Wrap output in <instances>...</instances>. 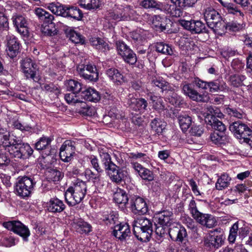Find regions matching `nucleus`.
<instances>
[{
	"mask_svg": "<svg viewBox=\"0 0 252 252\" xmlns=\"http://www.w3.org/2000/svg\"><path fill=\"white\" fill-rule=\"evenodd\" d=\"M77 94L72 93L66 94L64 95V98L68 104H76L77 106L81 101L79 98V94L76 95Z\"/></svg>",
	"mask_w": 252,
	"mask_h": 252,
	"instance_id": "864d4df0",
	"label": "nucleus"
},
{
	"mask_svg": "<svg viewBox=\"0 0 252 252\" xmlns=\"http://www.w3.org/2000/svg\"><path fill=\"white\" fill-rule=\"evenodd\" d=\"M193 219L201 225L209 228L213 227L217 223L215 217L209 214L199 212Z\"/></svg>",
	"mask_w": 252,
	"mask_h": 252,
	"instance_id": "412c9836",
	"label": "nucleus"
},
{
	"mask_svg": "<svg viewBox=\"0 0 252 252\" xmlns=\"http://www.w3.org/2000/svg\"><path fill=\"white\" fill-rule=\"evenodd\" d=\"M77 71L80 76L91 81H96L98 78V73L96 67L92 64H87L82 67L81 65L77 67Z\"/></svg>",
	"mask_w": 252,
	"mask_h": 252,
	"instance_id": "2eb2a0df",
	"label": "nucleus"
},
{
	"mask_svg": "<svg viewBox=\"0 0 252 252\" xmlns=\"http://www.w3.org/2000/svg\"><path fill=\"white\" fill-rule=\"evenodd\" d=\"M3 226L8 230L13 231L15 233L27 240L30 235L29 228L19 221H9L3 223Z\"/></svg>",
	"mask_w": 252,
	"mask_h": 252,
	"instance_id": "6e6552de",
	"label": "nucleus"
},
{
	"mask_svg": "<svg viewBox=\"0 0 252 252\" xmlns=\"http://www.w3.org/2000/svg\"><path fill=\"white\" fill-rule=\"evenodd\" d=\"M180 24L185 29L189 31L192 33H208V31L206 28L204 23L200 21L190 20L186 21L181 20Z\"/></svg>",
	"mask_w": 252,
	"mask_h": 252,
	"instance_id": "1a4fd4ad",
	"label": "nucleus"
},
{
	"mask_svg": "<svg viewBox=\"0 0 252 252\" xmlns=\"http://www.w3.org/2000/svg\"><path fill=\"white\" fill-rule=\"evenodd\" d=\"M79 95L81 98L89 101H97L100 99L98 92L91 88L82 90Z\"/></svg>",
	"mask_w": 252,
	"mask_h": 252,
	"instance_id": "bb28decb",
	"label": "nucleus"
},
{
	"mask_svg": "<svg viewBox=\"0 0 252 252\" xmlns=\"http://www.w3.org/2000/svg\"><path fill=\"white\" fill-rule=\"evenodd\" d=\"M65 85L68 91L73 92L74 94H80L83 89L81 83L77 80L70 79L65 82Z\"/></svg>",
	"mask_w": 252,
	"mask_h": 252,
	"instance_id": "7c9ffc66",
	"label": "nucleus"
},
{
	"mask_svg": "<svg viewBox=\"0 0 252 252\" xmlns=\"http://www.w3.org/2000/svg\"><path fill=\"white\" fill-rule=\"evenodd\" d=\"M35 183L30 177L25 176L18 179L15 186L17 194L23 197H28Z\"/></svg>",
	"mask_w": 252,
	"mask_h": 252,
	"instance_id": "0eeeda50",
	"label": "nucleus"
},
{
	"mask_svg": "<svg viewBox=\"0 0 252 252\" xmlns=\"http://www.w3.org/2000/svg\"><path fill=\"white\" fill-rule=\"evenodd\" d=\"M130 208L135 214L143 215L148 212V207L145 200L138 196L133 195L130 199Z\"/></svg>",
	"mask_w": 252,
	"mask_h": 252,
	"instance_id": "f8f14e48",
	"label": "nucleus"
},
{
	"mask_svg": "<svg viewBox=\"0 0 252 252\" xmlns=\"http://www.w3.org/2000/svg\"><path fill=\"white\" fill-rule=\"evenodd\" d=\"M11 145L8 147V151L13 157L18 158H27L30 157L33 150L27 143H22L19 140L14 139Z\"/></svg>",
	"mask_w": 252,
	"mask_h": 252,
	"instance_id": "423d86ee",
	"label": "nucleus"
},
{
	"mask_svg": "<svg viewBox=\"0 0 252 252\" xmlns=\"http://www.w3.org/2000/svg\"><path fill=\"white\" fill-rule=\"evenodd\" d=\"M168 227L169 235L174 241L182 242L184 238L187 235L186 229L175 221Z\"/></svg>",
	"mask_w": 252,
	"mask_h": 252,
	"instance_id": "4468645a",
	"label": "nucleus"
},
{
	"mask_svg": "<svg viewBox=\"0 0 252 252\" xmlns=\"http://www.w3.org/2000/svg\"><path fill=\"white\" fill-rule=\"evenodd\" d=\"M78 112L84 116L91 117L94 115L96 111L94 107L90 106L83 100L77 106Z\"/></svg>",
	"mask_w": 252,
	"mask_h": 252,
	"instance_id": "c756f323",
	"label": "nucleus"
},
{
	"mask_svg": "<svg viewBox=\"0 0 252 252\" xmlns=\"http://www.w3.org/2000/svg\"><path fill=\"white\" fill-rule=\"evenodd\" d=\"M151 126L152 129L159 134L161 133L165 128V124L158 118L154 119L151 123Z\"/></svg>",
	"mask_w": 252,
	"mask_h": 252,
	"instance_id": "49530a36",
	"label": "nucleus"
},
{
	"mask_svg": "<svg viewBox=\"0 0 252 252\" xmlns=\"http://www.w3.org/2000/svg\"><path fill=\"white\" fill-rule=\"evenodd\" d=\"M75 153V142L70 140H66L60 148V156L63 161L69 162L72 159Z\"/></svg>",
	"mask_w": 252,
	"mask_h": 252,
	"instance_id": "9b49d317",
	"label": "nucleus"
},
{
	"mask_svg": "<svg viewBox=\"0 0 252 252\" xmlns=\"http://www.w3.org/2000/svg\"><path fill=\"white\" fill-rule=\"evenodd\" d=\"M153 25L157 31L163 32L169 29L171 21L169 19L165 17L155 16L153 19Z\"/></svg>",
	"mask_w": 252,
	"mask_h": 252,
	"instance_id": "a878e982",
	"label": "nucleus"
},
{
	"mask_svg": "<svg viewBox=\"0 0 252 252\" xmlns=\"http://www.w3.org/2000/svg\"><path fill=\"white\" fill-rule=\"evenodd\" d=\"M47 8L53 13L63 17L71 18L79 21L83 17L82 11L75 6H69L60 3H51L49 4Z\"/></svg>",
	"mask_w": 252,
	"mask_h": 252,
	"instance_id": "7ed1b4c3",
	"label": "nucleus"
},
{
	"mask_svg": "<svg viewBox=\"0 0 252 252\" xmlns=\"http://www.w3.org/2000/svg\"><path fill=\"white\" fill-rule=\"evenodd\" d=\"M246 77L244 75L234 74L230 76L229 82L232 86L235 87H238L242 85H244V81Z\"/></svg>",
	"mask_w": 252,
	"mask_h": 252,
	"instance_id": "09e8293b",
	"label": "nucleus"
},
{
	"mask_svg": "<svg viewBox=\"0 0 252 252\" xmlns=\"http://www.w3.org/2000/svg\"><path fill=\"white\" fill-rule=\"evenodd\" d=\"M106 74L113 82L117 84L124 82L123 75L120 73L118 69L115 68H110L107 69Z\"/></svg>",
	"mask_w": 252,
	"mask_h": 252,
	"instance_id": "2f4dec72",
	"label": "nucleus"
},
{
	"mask_svg": "<svg viewBox=\"0 0 252 252\" xmlns=\"http://www.w3.org/2000/svg\"><path fill=\"white\" fill-rule=\"evenodd\" d=\"M98 151L105 170L110 168L111 165L115 164L111 161L110 156L108 154V150L106 147L100 146L98 148Z\"/></svg>",
	"mask_w": 252,
	"mask_h": 252,
	"instance_id": "393cba45",
	"label": "nucleus"
},
{
	"mask_svg": "<svg viewBox=\"0 0 252 252\" xmlns=\"http://www.w3.org/2000/svg\"><path fill=\"white\" fill-rule=\"evenodd\" d=\"M226 113L230 115L231 117H234L238 119H242L245 117V113L239 109L235 108L227 107L225 109Z\"/></svg>",
	"mask_w": 252,
	"mask_h": 252,
	"instance_id": "603ef678",
	"label": "nucleus"
},
{
	"mask_svg": "<svg viewBox=\"0 0 252 252\" xmlns=\"http://www.w3.org/2000/svg\"><path fill=\"white\" fill-rule=\"evenodd\" d=\"M231 178L228 174L224 173L218 178L216 184V188L218 190H222L227 188L230 184Z\"/></svg>",
	"mask_w": 252,
	"mask_h": 252,
	"instance_id": "e433bc0d",
	"label": "nucleus"
},
{
	"mask_svg": "<svg viewBox=\"0 0 252 252\" xmlns=\"http://www.w3.org/2000/svg\"><path fill=\"white\" fill-rule=\"evenodd\" d=\"M86 191L87 186L85 182L77 180L64 193L66 203L69 206H74L80 203L84 199Z\"/></svg>",
	"mask_w": 252,
	"mask_h": 252,
	"instance_id": "f257e3e1",
	"label": "nucleus"
},
{
	"mask_svg": "<svg viewBox=\"0 0 252 252\" xmlns=\"http://www.w3.org/2000/svg\"><path fill=\"white\" fill-rule=\"evenodd\" d=\"M152 84L163 91H171L173 87L162 78L160 77H155L153 78Z\"/></svg>",
	"mask_w": 252,
	"mask_h": 252,
	"instance_id": "f704fd0d",
	"label": "nucleus"
},
{
	"mask_svg": "<svg viewBox=\"0 0 252 252\" xmlns=\"http://www.w3.org/2000/svg\"><path fill=\"white\" fill-rule=\"evenodd\" d=\"M90 161L93 167L95 169L96 172H102L103 170L100 168L99 165L97 158L94 156H91L90 158Z\"/></svg>",
	"mask_w": 252,
	"mask_h": 252,
	"instance_id": "774afa93",
	"label": "nucleus"
},
{
	"mask_svg": "<svg viewBox=\"0 0 252 252\" xmlns=\"http://www.w3.org/2000/svg\"><path fill=\"white\" fill-rule=\"evenodd\" d=\"M106 171L111 181L113 182L120 183L125 177L124 171L116 164L111 165V167Z\"/></svg>",
	"mask_w": 252,
	"mask_h": 252,
	"instance_id": "b1692460",
	"label": "nucleus"
},
{
	"mask_svg": "<svg viewBox=\"0 0 252 252\" xmlns=\"http://www.w3.org/2000/svg\"><path fill=\"white\" fill-rule=\"evenodd\" d=\"M225 10L229 14L236 15L240 20L243 18L244 14L234 3L228 2L224 8Z\"/></svg>",
	"mask_w": 252,
	"mask_h": 252,
	"instance_id": "ea45409f",
	"label": "nucleus"
},
{
	"mask_svg": "<svg viewBox=\"0 0 252 252\" xmlns=\"http://www.w3.org/2000/svg\"><path fill=\"white\" fill-rule=\"evenodd\" d=\"M130 164L132 167L138 174L140 173L145 168L138 162H147L149 161L148 157L142 153H130L128 154Z\"/></svg>",
	"mask_w": 252,
	"mask_h": 252,
	"instance_id": "ddd939ff",
	"label": "nucleus"
},
{
	"mask_svg": "<svg viewBox=\"0 0 252 252\" xmlns=\"http://www.w3.org/2000/svg\"><path fill=\"white\" fill-rule=\"evenodd\" d=\"M184 93L190 99L198 102H207L209 97L207 95L200 94L197 91L192 88L189 84H186L183 86Z\"/></svg>",
	"mask_w": 252,
	"mask_h": 252,
	"instance_id": "6ab92c4d",
	"label": "nucleus"
},
{
	"mask_svg": "<svg viewBox=\"0 0 252 252\" xmlns=\"http://www.w3.org/2000/svg\"><path fill=\"white\" fill-rule=\"evenodd\" d=\"M68 36L69 39L74 43L83 44L84 42L82 35L79 33L76 32L74 31H70Z\"/></svg>",
	"mask_w": 252,
	"mask_h": 252,
	"instance_id": "4d7b16f0",
	"label": "nucleus"
},
{
	"mask_svg": "<svg viewBox=\"0 0 252 252\" xmlns=\"http://www.w3.org/2000/svg\"><path fill=\"white\" fill-rule=\"evenodd\" d=\"M149 95L153 102V108L159 111L164 109L165 106L161 97L154 95L152 93H150Z\"/></svg>",
	"mask_w": 252,
	"mask_h": 252,
	"instance_id": "c03bdc74",
	"label": "nucleus"
},
{
	"mask_svg": "<svg viewBox=\"0 0 252 252\" xmlns=\"http://www.w3.org/2000/svg\"><path fill=\"white\" fill-rule=\"evenodd\" d=\"M14 139V138H9V133L5 129L0 128V146H2L5 150L8 151V147L11 145V142Z\"/></svg>",
	"mask_w": 252,
	"mask_h": 252,
	"instance_id": "c85d7f7f",
	"label": "nucleus"
},
{
	"mask_svg": "<svg viewBox=\"0 0 252 252\" xmlns=\"http://www.w3.org/2000/svg\"><path fill=\"white\" fill-rule=\"evenodd\" d=\"M118 53L122 57L126 55V52L130 49L124 42L119 41L116 43Z\"/></svg>",
	"mask_w": 252,
	"mask_h": 252,
	"instance_id": "052dcab7",
	"label": "nucleus"
},
{
	"mask_svg": "<svg viewBox=\"0 0 252 252\" xmlns=\"http://www.w3.org/2000/svg\"><path fill=\"white\" fill-rule=\"evenodd\" d=\"M135 237L143 242L149 241L153 233L152 223L150 220L141 217L134 220L132 224Z\"/></svg>",
	"mask_w": 252,
	"mask_h": 252,
	"instance_id": "f03ea898",
	"label": "nucleus"
},
{
	"mask_svg": "<svg viewBox=\"0 0 252 252\" xmlns=\"http://www.w3.org/2000/svg\"><path fill=\"white\" fill-rule=\"evenodd\" d=\"M229 129L241 142H245L252 148V130L246 125L235 122L230 125Z\"/></svg>",
	"mask_w": 252,
	"mask_h": 252,
	"instance_id": "39448f33",
	"label": "nucleus"
},
{
	"mask_svg": "<svg viewBox=\"0 0 252 252\" xmlns=\"http://www.w3.org/2000/svg\"><path fill=\"white\" fill-rule=\"evenodd\" d=\"M211 117L210 120H208L206 123L210 125L213 128L220 131L223 132L226 130L225 126L217 118Z\"/></svg>",
	"mask_w": 252,
	"mask_h": 252,
	"instance_id": "58836bf2",
	"label": "nucleus"
},
{
	"mask_svg": "<svg viewBox=\"0 0 252 252\" xmlns=\"http://www.w3.org/2000/svg\"><path fill=\"white\" fill-rule=\"evenodd\" d=\"M203 132V129L200 126L193 125L189 130L191 135L196 136H200Z\"/></svg>",
	"mask_w": 252,
	"mask_h": 252,
	"instance_id": "338daca9",
	"label": "nucleus"
},
{
	"mask_svg": "<svg viewBox=\"0 0 252 252\" xmlns=\"http://www.w3.org/2000/svg\"><path fill=\"white\" fill-rule=\"evenodd\" d=\"M80 5L88 9H97L100 7V0H80Z\"/></svg>",
	"mask_w": 252,
	"mask_h": 252,
	"instance_id": "a18cd8bd",
	"label": "nucleus"
},
{
	"mask_svg": "<svg viewBox=\"0 0 252 252\" xmlns=\"http://www.w3.org/2000/svg\"><path fill=\"white\" fill-rule=\"evenodd\" d=\"M124 61L130 64H134L137 61V58L134 53L129 49L126 52V55L122 56Z\"/></svg>",
	"mask_w": 252,
	"mask_h": 252,
	"instance_id": "6e6d98bb",
	"label": "nucleus"
},
{
	"mask_svg": "<svg viewBox=\"0 0 252 252\" xmlns=\"http://www.w3.org/2000/svg\"><path fill=\"white\" fill-rule=\"evenodd\" d=\"M46 175L49 181L54 182L59 181L63 177L62 173L56 169H50L47 172Z\"/></svg>",
	"mask_w": 252,
	"mask_h": 252,
	"instance_id": "3c124183",
	"label": "nucleus"
},
{
	"mask_svg": "<svg viewBox=\"0 0 252 252\" xmlns=\"http://www.w3.org/2000/svg\"><path fill=\"white\" fill-rule=\"evenodd\" d=\"M225 88H226V85L223 82L221 83L218 80L208 82L207 89H209V91L211 93L223 91Z\"/></svg>",
	"mask_w": 252,
	"mask_h": 252,
	"instance_id": "4c0bfd02",
	"label": "nucleus"
},
{
	"mask_svg": "<svg viewBox=\"0 0 252 252\" xmlns=\"http://www.w3.org/2000/svg\"><path fill=\"white\" fill-rule=\"evenodd\" d=\"M224 135L223 132H220V134L217 132H214L210 135V139L211 141L216 144H221L223 141Z\"/></svg>",
	"mask_w": 252,
	"mask_h": 252,
	"instance_id": "e2e57ef3",
	"label": "nucleus"
},
{
	"mask_svg": "<svg viewBox=\"0 0 252 252\" xmlns=\"http://www.w3.org/2000/svg\"><path fill=\"white\" fill-rule=\"evenodd\" d=\"M13 24L18 32L25 36L28 34V22L27 19L22 15L15 14L12 17Z\"/></svg>",
	"mask_w": 252,
	"mask_h": 252,
	"instance_id": "f3484780",
	"label": "nucleus"
},
{
	"mask_svg": "<svg viewBox=\"0 0 252 252\" xmlns=\"http://www.w3.org/2000/svg\"><path fill=\"white\" fill-rule=\"evenodd\" d=\"M9 28V23L7 17L2 12H0V29L7 31Z\"/></svg>",
	"mask_w": 252,
	"mask_h": 252,
	"instance_id": "69168bd1",
	"label": "nucleus"
},
{
	"mask_svg": "<svg viewBox=\"0 0 252 252\" xmlns=\"http://www.w3.org/2000/svg\"><path fill=\"white\" fill-rule=\"evenodd\" d=\"M172 4H167L171 6L170 12H165V13L169 14L172 17H179L182 15L183 11L182 9L184 8L183 0H170Z\"/></svg>",
	"mask_w": 252,
	"mask_h": 252,
	"instance_id": "5701e85b",
	"label": "nucleus"
},
{
	"mask_svg": "<svg viewBox=\"0 0 252 252\" xmlns=\"http://www.w3.org/2000/svg\"><path fill=\"white\" fill-rule=\"evenodd\" d=\"M130 234V227L128 224L120 223L115 226L113 235L118 239L124 240L126 239Z\"/></svg>",
	"mask_w": 252,
	"mask_h": 252,
	"instance_id": "4be33fe9",
	"label": "nucleus"
},
{
	"mask_svg": "<svg viewBox=\"0 0 252 252\" xmlns=\"http://www.w3.org/2000/svg\"><path fill=\"white\" fill-rule=\"evenodd\" d=\"M154 220L156 225L157 223L159 225L167 227L174 222L173 213L171 211L168 210H163L155 214Z\"/></svg>",
	"mask_w": 252,
	"mask_h": 252,
	"instance_id": "dca6fc26",
	"label": "nucleus"
},
{
	"mask_svg": "<svg viewBox=\"0 0 252 252\" xmlns=\"http://www.w3.org/2000/svg\"><path fill=\"white\" fill-rule=\"evenodd\" d=\"M118 220V215L117 213L112 211L109 214L104 216L103 220L106 223L115 224Z\"/></svg>",
	"mask_w": 252,
	"mask_h": 252,
	"instance_id": "bf43d9fd",
	"label": "nucleus"
},
{
	"mask_svg": "<svg viewBox=\"0 0 252 252\" xmlns=\"http://www.w3.org/2000/svg\"><path fill=\"white\" fill-rule=\"evenodd\" d=\"M48 211L52 213H60L65 208L63 202L57 198H51L47 203Z\"/></svg>",
	"mask_w": 252,
	"mask_h": 252,
	"instance_id": "cd10ccee",
	"label": "nucleus"
},
{
	"mask_svg": "<svg viewBox=\"0 0 252 252\" xmlns=\"http://www.w3.org/2000/svg\"><path fill=\"white\" fill-rule=\"evenodd\" d=\"M73 227L80 233H88L91 231V226L82 220H76L73 222Z\"/></svg>",
	"mask_w": 252,
	"mask_h": 252,
	"instance_id": "473e14b6",
	"label": "nucleus"
},
{
	"mask_svg": "<svg viewBox=\"0 0 252 252\" xmlns=\"http://www.w3.org/2000/svg\"><path fill=\"white\" fill-rule=\"evenodd\" d=\"M243 28V24L238 23L236 21H231L227 23H225V29H228L233 32L238 31Z\"/></svg>",
	"mask_w": 252,
	"mask_h": 252,
	"instance_id": "13d9d810",
	"label": "nucleus"
},
{
	"mask_svg": "<svg viewBox=\"0 0 252 252\" xmlns=\"http://www.w3.org/2000/svg\"><path fill=\"white\" fill-rule=\"evenodd\" d=\"M139 176L145 180L151 181L154 179V175L153 172L147 168H144L139 174Z\"/></svg>",
	"mask_w": 252,
	"mask_h": 252,
	"instance_id": "0e129e2a",
	"label": "nucleus"
},
{
	"mask_svg": "<svg viewBox=\"0 0 252 252\" xmlns=\"http://www.w3.org/2000/svg\"><path fill=\"white\" fill-rule=\"evenodd\" d=\"M147 105L148 103L145 99L142 98H138L135 104V108H134L133 110L144 111L146 109Z\"/></svg>",
	"mask_w": 252,
	"mask_h": 252,
	"instance_id": "680f3d73",
	"label": "nucleus"
},
{
	"mask_svg": "<svg viewBox=\"0 0 252 252\" xmlns=\"http://www.w3.org/2000/svg\"><path fill=\"white\" fill-rule=\"evenodd\" d=\"M101 172L94 173L90 169L87 168L84 172V175L89 181H92L94 183H98L100 179V173Z\"/></svg>",
	"mask_w": 252,
	"mask_h": 252,
	"instance_id": "de8ad7c7",
	"label": "nucleus"
},
{
	"mask_svg": "<svg viewBox=\"0 0 252 252\" xmlns=\"http://www.w3.org/2000/svg\"><path fill=\"white\" fill-rule=\"evenodd\" d=\"M204 16L208 26L215 33L220 34L224 31L225 23L215 9L210 8L206 9Z\"/></svg>",
	"mask_w": 252,
	"mask_h": 252,
	"instance_id": "20e7f679",
	"label": "nucleus"
},
{
	"mask_svg": "<svg viewBox=\"0 0 252 252\" xmlns=\"http://www.w3.org/2000/svg\"><path fill=\"white\" fill-rule=\"evenodd\" d=\"M178 121L180 127L183 131H186L192 123L191 118L186 114H181L178 116Z\"/></svg>",
	"mask_w": 252,
	"mask_h": 252,
	"instance_id": "c9c22d12",
	"label": "nucleus"
},
{
	"mask_svg": "<svg viewBox=\"0 0 252 252\" xmlns=\"http://www.w3.org/2000/svg\"><path fill=\"white\" fill-rule=\"evenodd\" d=\"M52 140L53 139L51 137L42 136L35 144V147L37 150L48 149Z\"/></svg>",
	"mask_w": 252,
	"mask_h": 252,
	"instance_id": "79ce46f5",
	"label": "nucleus"
},
{
	"mask_svg": "<svg viewBox=\"0 0 252 252\" xmlns=\"http://www.w3.org/2000/svg\"><path fill=\"white\" fill-rule=\"evenodd\" d=\"M92 45L97 49L105 51L106 50L108 49V45L102 39L99 38H92L91 40Z\"/></svg>",
	"mask_w": 252,
	"mask_h": 252,
	"instance_id": "8fccbe9b",
	"label": "nucleus"
},
{
	"mask_svg": "<svg viewBox=\"0 0 252 252\" xmlns=\"http://www.w3.org/2000/svg\"><path fill=\"white\" fill-rule=\"evenodd\" d=\"M141 5L145 8L159 10L161 11L170 12L171 6L166 2H160L156 0H143L141 2Z\"/></svg>",
	"mask_w": 252,
	"mask_h": 252,
	"instance_id": "a211bd4d",
	"label": "nucleus"
},
{
	"mask_svg": "<svg viewBox=\"0 0 252 252\" xmlns=\"http://www.w3.org/2000/svg\"><path fill=\"white\" fill-rule=\"evenodd\" d=\"M7 55L13 58L16 56L19 52L20 44L17 38L13 35L8 34L6 36Z\"/></svg>",
	"mask_w": 252,
	"mask_h": 252,
	"instance_id": "aec40b11",
	"label": "nucleus"
},
{
	"mask_svg": "<svg viewBox=\"0 0 252 252\" xmlns=\"http://www.w3.org/2000/svg\"><path fill=\"white\" fill-rule=\"evenodd\" d=\"M209 242L215 248H219L223 243V239L221 235H211L210 237Z\"/></svg>",
	"mask_w": 252,
	"mask_h": 252,
	"instance_id": "5fc2aeb1",
	"label": "nucleus"
},
{
	"mask_svg": "<svg viewBox=\"0 0 252 252\" xmlns=\"http://www.w3.org/2000/svg\"><path fill=\"white\" fill-rule=\"evenodd\" d=\"M155 47L158 52L167 55L173 54L172 48L169 45L163 42H159L156 43Z\"/></svg>",
	"mask_w": 252,
	"mask_h": 252,
	"instance_id": "37998d69",
	"label": "nucleus"
},
{
	"mask_svg": "<svg viewBox=\"0 0 252 252\" xmlns=\"http://www.w3.org/2000/svg\"><path fill=\"white\" fill-rule=\"evenodd\" d=\"M35 14L38 18L44 21V22L52 24V21L54 19V16L41 8H37L35 10Z\"/></svg>",
	"mask_w": 252,
	"mask_h": 252,
	"instance_id": "72a5a7b5",
	"label": "nucleus"
},
{
	"mask_svg": "<svg viewBox=\"0 0 252 252\" xmlns=\"http://www.w3.org/2000/svg\"><path fill=\"white\" fill-rule=\"evenodd\" d=\"M114 200L118 204L126 205L127 203L128 199L126 191L120 189L114 194Z\"/></svg>",
	"mask_w": 252,
	"mask_h": 252,
	"instance_id": "a19ab883",
	"label": "nucleus"
},
{
	"mask_svg": "<svg viewBox=\"0 0 252 252\" xmlns=\"http://www.w3.org/2000/svg\"><path fill=\"white\" fill-rule=\"evenodd\" d=\"M21 65L27 78L32 79L35 82L38 80V77L35 76L37 70V65L31 59L26 58L22 60Z\"/></svg>",
	"mask_w": 252,
	"mask_h": 252,
	"instance_id": "9d476101",
	"label": "nucleus"
}]
</instances>
